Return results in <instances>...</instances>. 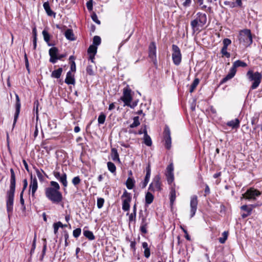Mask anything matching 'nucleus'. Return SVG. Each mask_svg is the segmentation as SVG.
Wrapping results in <instances>:
<instances>
[{
	"label": "nucleus",
	"mask_w": 262,
	"mask_h": 262,
	"mask_svg": "<svg viewBox=\"0 0 262 262\" xmlns=\"http://www.w3.org/2000/svg\"><path fill=\"white\" fill-rule=\"evenodd\" d=\"M46 198L54 204H59L63 200L61 192L60 191V186L55 181H51L50 186L45 189Z\"/></svg>",
	"instance_id": "nucleus-1"
},
{
	"label": "nucleus",
	"mask_w": 262,
	"mask_h": 262,
	"mask_svg": "<svg viewBox=\"0 0 262 262\" xmlns=\"http://www.w3.org/2000/svg\"><path fill=\"white\" fill-rule=\"evenodd\" d=\"M11 178L10 189L7 192V210L9 216L13 210V205L15 190V174L14 170L10 169Z\"/></svg>",
	"instance_id": "nucleus-2"
},
{
	"label": "nucleus",
	"mask_w": 262,
	"mask_h": 262,
	"mask_svg": "<svg viewBox=\"0 0 262 262\" xmlns=\"http://www.w3.org/2000/svg\"><path fill=\"white\" fill-rule=\"evenodd\" d=\"M247 76L250 81H253L251 89L252 90L256 89L261 82V74L258 72L253 73L252 70H249L247 73Z\"/></svg>",
	"instance_id": "nucleus-3"
},
{
	"label": "nucleus",
	"mask_w": 262,
	"mask_h": 262,
	"mask_svg": "<svg viewBox=\"0 0 262 262\" xmlns=\"http://www.w3.org/2000/svg\"><path fill=\"white\" fill-rule=\"evenodd\" d=\"M247 65L246 63H245L244 61H242L241 60H238L235 61L233 64L232 67L231 68L229 73L226 75L225 77H224L222 80V83L226 82L227 81H228L229 79H231L232 78L236 72V68L237 67H245Z\"/></svg>",
	"instance_id": "nucleus-4"
},
{
	"label": "nucleus",
	"mask_w": 262,
	"mask_h": 262,
	"mask_svg": "<svg viewBox=\"0 0 262 262\" xmlns=\"http://www.w3.org/2000/svg\"><path fill=\"white\" fill-rule=\"evenodd\" d=\"M239 40L240 42H243L245 46L251 45L253 40L251 31L249 29L241 30L239 34Z\"/></svg>",
	"instance_id": "nucleus-5"
},
{
	"label": "nucleus",
	"mask_w": 262,
	"mask_h": 262,
	"mask_svg": "<svg viewBox=\"0 0 262 262\" xmlns=\"http://www.w3.org/2000/svg\"><path fill=\"white\" fill-rule=\"evenodd\" d=\"M172 59L173 63L179 66L182 61V54L179 47L176 45H172Z\"/></svg>",
	"instance_id": "nucleus-6"
},
{
	"label": "nucleus",
	"mask_w": 262,
	"mask_h": 262,
	"mask_svg": "<svg viewBox=\"0 0 262 262\" xmlns=\"http://www.w3.org/2000/svg\"><path fill=\"white\" fill-rule=\"evenodd\" d=\"M121 199L122 200V210L124 211H128L132 200L131 194L125 190L121 196Z\"/></svg>",
	"instance_id": "nucleus-7"
},
{
	"label": "nucleus",
	"mask_w": 262,
	"mask_h": 262,
	"mask_svg": "<svg viewBox=\"0 0 262 262\" xmlns=\"http://www.w3.org/2000/svg\"><path fill=\"white\" fill-rule=\"evenodd\" d=\"M161 179L159 175H156L154 178L152 182L149 185L148 190L150 191H158L162 190Z\"/></svg>",
	"instance_id": "nucleus-8"
},
{
	"label": "nucleus",
	"mask_w": 262,
	"mask_h": 262,
	"mask_svg": "<svg viewBox=\"0 0 262 262\" xmlns=\"http://www.w3.org/2000/svg\"><path fill=\"white\" fill-rule=\"evenodd\" d=\"M131 92V90L128 88L123 89V95L120 99L124 103L125 105L131 106L130 102L133 99Z\"/></svg>",
	"instance_id": "nucleus-9"
},
{
	"label": "nucleus",
	"mask_w": 262,
	"mask_h": 262,
	"mask_svg": "<svg viewBox=\"0 0 262 262\" xmlns=\"http://www.w3.org/2000/svg\"><path fill=\"white\" fill-rule=\"evenodd\" d=\"M163 136L165 141V146L167 149H169L171 147V138L170 136V130L167 125H166L164 128Z\"/></svg>",
	"instance_id": "nucleus-10"
},
{
	"label": "nucleus",
	"mask_w": 262,
	"mask_h": 262,
	"mask_svg": "<svg viewBox=\"0 0 262 262\" xmlns=\"http://www.w3.org/2000/svg\"><path fill=\"white\" fill-rule=\"evenodd\" d=\"M149 53L148 56L149 58L153 61L154 64H157V61L156 58V46L154 42H151L149 46Z\"/></svg>",
	"instance_id": "nucleus-11"
},
{
	"label": "nucleus",
	"mask_w": 262,
	"mask_h": 262,
	"mask_svg": "<svg viewBox=\"0 0 262 262\" xmlns=\"http://www.w3.org/2000/svg\"><path fill=\"white\" fill-rule=\"evenodd\" d=\"M198 197L196 195H193L191 196L190 200V217H192L195 214L197 206H198Z\"/></svg>",
	"instance_id": "nucleus-12"
},
{
	"label": "nucleus",
	"mask_w": 262,
	"mask_h": 262,
	"mask_svg": "<svg viewBox=\"0 0 262 262\" xmlns=\"http://www.w3.org/2000/svg\"><path fill=\"white\" fill-rule=\"evenodd\" d=\"M260 194V192L256 189L250 188L246 192L243 196L246 199H255L256 196H258Z\"/></svg>",
	"instance_id": "nucleus-13"
},
{
	"label": "nucleus",
	"mask_w": 262,
	"mask_h": 262,
	"mask_svg": "<svg viewBox=\"0 0 262 262\" xmlns=\"http://www.w3.org/2000/svg\"><path fill=\"white\" fill-rule=\"evenodd\" d=\"M16 104H15V113L14 114V121L13 123V128L14 127L15 125L17 122V120L18 119L19 113H20V101L19 99V98L18 96V95L16 94Z\"/></svg>",
	"instance_id": "nucleus-14"
},
{
	"label": "nucleus",
	"mask_w": 262,
	"mask_h": 262,
	"mask_svg": "<svg viewBox=\"0 0 262 262\" xmlns=\"http://www.w3.org/2000/svg\"><path fill=\"white\" fill-rule=\"evenodd\" d=\"M58 50L56 47H52L49 51V55L50 56V62L53 63L56 62L57 60Z\"/></svg>",
	"instance_id": "nucleus-15"
},
{
	"label": "nucleus",
	"mask_w": 262,
	"mask_h": 262,
	"mask_svg": "<svg viewBox=\"0 0 262 262\" xmlns=\"http://www.w3.org/2000/svg\"><path fill=\"white\" fill-rule=\"evenodd\" d=\"M30 190H31L32 196L35 198V193L38 188V183L35 177H31V182L29 185Z\"/></svg>",
	"instance_id": "nucleus-16"
},
{
	"label": "nucleus",
	"mask_w": 262,
	"mask_h": 262,
	"mask_svg": "<svg viewBox=\"0 0 262 262\" xmlns=\"http://www.w3.org/2000/svg\"><path fill=\"white\" fill-rule=\"evenodd\" d=\"M150 172H151V169H150V164H148L146 168V175L144 178V180L143 182L141 183V186L142 188H144L147 186V184H148L149 178L150 177Z\"/></svg>",
	"instance_id": "nucleus-17"
},
{
	"label": "nucleus",
	"mask_w": 262,
	"mask_h": 262,
	"mask_svg": "<svg viewBox=\"0 0 262 262\" xmlns=\"http://www.w3.org/2000/svg\"><path fill=\"white\" fill-rule=\"evenodd\" d=\"M148 224L149 221H148L145 217H143L140 226V231L142 233H147V228Z\"/></svg>",
	"instance_id": "nucleus-18"
},
{
	"label": "nucleus",
	"mask_w": 262,
	"mask_h": 262,
	"mask_svg": "<svg viewBox=\"0 0 262 262\" xmlns=\"http://www.w3.org/2000/svg\"><path fill=\"white\" fill-rule=\"evenodd\" d=\"M196 19H198L201 25H204L207 22V16L206 14L201 12H198L196 14Z\"/></svg>",
	"instance_id": "nucleus-19"
},
{
	"label": "nucleus",
	"mask_w": 262,
	"mask_h": 262,
	"mask_svg": "<svg viewBox=\"0 0 262 262\" xmlns=\"http://www.w3.org/2000/svg\"><path fill=\"white\" fill-rule=\"evenodd\" d=\"M143 134H144V143L147 146H150L152 144V141L150 137L147 134V132L146 130V126H144V128L143 129Z\"/></svg>",
	"instance_id": "nucleus-20"
},
{
	"label": "nucleus",
	"mask_w": 262,
	"mask_h": 262,
	"mask_svg": "<svg viewBox=\"0 0 262 262\" xmlns=\"http://www.w3.org/2000/svg\"><path fill=\"white\" fill-rule=\"evenodd\" d=\"M65 82L68 84H75V79L74 77V75H72L71 71H69L66 76V78L65 79Z\"/></svg>",
	"instance_id": "nucleus-21"
},
{
	"label": "nucleus",
	"mask_w": 262,
	"mask_h": 262,
	"mask_svg": "<svg viewBox=\"0 0 262 262\" xmlns=\"http://www.w3.org/2000/svg\"><path fill=\"white\" fill-rule=\"evenodd\" d=\"M239 120L238 119H235L234 120L228 121L226 124L227 126L232 127V128H237L239 126Z\"/></svg>",
	"instance_id": "nucleus-22"
},
{
	"label": "nucleus",
	"mask_w": 262,
	"mask_h": 262,
	"mask_svg": "<svg viewBox=\"0 0 262 262\" xmlns=\"http://www.w3.org/2000/svg\"><path fill=\"white\" fill-rule=\"evenodd\" d=\"M43 7L44 9L45 10L47 14L50 16H51L52 15L55 16V13H54L53 11H52V10L50 8V6L49 5V3L48 2H45L43 4Z\"/></svg>",
	"instance_id": "nucleus-23"
},
{
	"label": "nucleus",
	"mask_w": 262,
	"mask_h": 262,
	"mask_svg": "<svg viewBox=\"0 0 262 262\" xmlns=\"http://www.w3.org/2000/svg\"><path fill=\"white\" fill-rule=\"evenodd\" d=\"M67 177L66 173H63L62 174H61V177H60L59 179H58V180H57L63 186L64 191L66 189V188L68 186V181H67Z\"/></svg>",
	"instance_id": "nucleus-24"
},
{
	"label": "nucleus",
	"mask_w": 262,
	"mask_h": 262,
	"mask_svg": "<svg viewBox=\"0 0 262 262\" xmlns=\"http://www.w3.org/2000/svg\"><path fill=\"white\" fill-rule=\"evenodd\" d=\"M64 35L68 40L72 41L75 40V36L72 29H67L64 33Z\"/></svg>",
	"instance_id": "nucleus-25"
},
{
	"label": "nucleus",
	"mask_w": 262,
	"mask_h": 262,
	"mask_svg": "<svg viewBox=\"0 0 262 262\" xmlns=\"http://www.w3.org/2000/svg\"><path fill=\"white\" fill-rule=\"evenodd\" d=\"M142 246L144 249V255L146 258H148L150 255V249L148 248V244L146 242L142 243Z\"/></svg>",
	"instance_id": "nucleus-26"
},
{
	"label": "nucleus",
	"mask_w": 262,
	"mask_h": 262,
	"mask_svg": "<svg viewBox=\"0 0 262 262\" xmlns=\"http://www.w3.org/2000/svg\"><path fill=\"white\" fill-rule=\"evenodd\" d=\"M135 181L133 178L128 177L126 181V186L128 189H133L135 186Z\"/></svg>",
	"instance_id": "nucleus-27"
},
{
	"label": "nucleus",
	"mask_w": 262,
	"mask_h": 262,
	"mask_svg": "<svg viewBox=\"0 0 262 262\" xmlns=\"http://www.w3.org/2000/svg\"><path fill=\"white\" fill-rule=\"evenodd\" d=\"M62 69L61 68H58L57 70H54L52 72L51 77L55 78H60L62 72Z\"/></svg>",
	"instance_id": "nucleus-28"
},
{
	"label": "nucleus",
	"mask_w": 262,
	"mask_h": 262,
	"mask_svg": "<svg viewBox=\"0 0 262 262\" xmlns=\"http://www.w3.org/2000/svg\"><path fill=\"white\" fill-rule=\"evenodd\" d=\"M111 157L114 161H119V154L116 148H112L111 150Z\"/></svg>",
	"instance_id": "nucleus-29"
},
{
	"label": "nucleus",
	"mask_w": 262,
	"mask_h": 262,
	"mask_svg": "<svg viewBox=\"0 0 262 262\" xmlns=\"http://www.w3.org/2000/svg\"><path fill=\"white\" fill-rule=\"evenodd\" d=\"M154 195L150 192H147L145 195V203L146 204H150L154 200Z\"/></svg>",
	"instance_id": "nucleus-30"
},
{
	"label": "nucleus",
	"mask_w": 262,
	"mask_h": 262,
	"mask_svg": "<svg viewBox=\"0 0 262 262\" xmlns=\"http://www.w3.org/2000/svg\"><path fill=\"white\" fill-rule=\"evenodd\" d=\"M83 235L89 240H94L95 238V237L93 234V233L89 230H84L83 231Z\"/></svg>",
	"instance_id": "nucleus-31"
},
{
	"label": "nucleus",
	"mask_w": 262,
	"mask_h": 262,
	"mask_svg": "<svg viewBox=\"0 0 262 262\" xmlns=\"http://www.w3.org/2000/svg\"><path fill=\"white\" fill-rule=\"evenodd\" d=\"M200 82V80L199 78H195L193 80L192 83L191 84L190 86V88L189 90L190 93H192L194 90L195 89L197 85L199 84Z\"/></svg>",
	"instance_id": "nucleus-32"
},
{
	"label": "nucleus",
	"mask_w": 262,
	"mask_h": 262,
	"mask_svg": "<svg viewBox=\"0 0 262 262\" xmlns=\"http://www.w3.org/2000/svg\"><path fill=\"white\" fill-rule=\"evenodd\" d=\"M139 119V118L138 116L134 117V118H133L134 122L133 123H132L129 125V127L134 128V127H136L139 126L140 124Z\"/></svg>",
	"instance_id": "nucleus-33"
},
{
	"label": "nucleus",
	"mask_w": 262,
	"mask_h": 262,
	"mask_svg": "<svg viewBox=\"0 0 262 262\" xmlns=\"http://www.w3.org/2000/svg\"><path fill=\"white\" fill-rule=\"evenodd\" d=\"M42 34L43 36V39L45 41L48 43L49 46H51L50 44L48 43L49 42L50 38V35L48 33V32L46 30H43L42 31Z\"/></svg>",
	"instance_id": "nucleus-34"
},
{
	"label": "nucleus",
	"mask_w": 262,
	"mask_h": 262,
	"mask_svg": "<svg viewBox=\"0 0 262 262\" xmlns=\"http://www.w3.org/2000/svg\"><path fill=\"white\" fill-rule=\"evenodd\" d=\"M108 169L110 172L112 173H114L116 171V167L115 164L111 162H108L107 163Z\"/></svg>",
	"instance_id": "nucleus-35"
},
{
	"label": "nucleus",
	"mask_w": 262,
	"mask_h": 262,
	"mask_svg": "<svg viewBox=\"0 0 262 262\" xmlns=\"http://www.w3.org/2000/svg\"><path fill=\"white\" fill-rule=\"evenodd\" d=\"M228 235V231H224L223 233V234H222L223 237H220L219 239V242H220V243H221V244L225 243L227 239Z\"/></svg>",
	"instance_id": "nucleus-36"
},
{
	"label": "nucleus",
	"mask_w": 262,
	"mask_h": 262,
	"mask_svg": "<svg viewBox=\"0 0 262 262\" xmlns=\"http://www.w3.org/2000/svg\"><path fill=\"white\" fill-rule=\"evenodd\" d=\"M97 48L95 46L91 45L88 50V52L89 54L95 55L97 52Z\"/></svg>",
	"instance_id": "nucleus-37"
},
{
	"label": "nucleus",
	"mask_w": 262,
	"mask_h": 262,
	"mask_svg": "<svg viewBox=\"0 0 262 262\" xmlns=\"http://www.w3.org/2000/svg\"><path fill=\"white\" fill-rule=\"evenodd\" d=\"M106 118V116L103 113H101L98 117V122L99 124H102L104 123Z\"/></svg>",
	"instance_id": "nucleus-38"
},
{
	"label": "nucleus",
	"mask_w": 262,
	"mask_h": 262,
	"mask_svg": "<svg viewBox=\"0 0 262 262\" xmlns=\"http://www.w3.org/2000/svg\"><path fill=\"white\" fill-rule=\"evenodd\" d=\"M221 53L223 56H225L227 58L230 57V54L227 52V47L223 46L221 50Z\"/></svg>",
	"instance_id": "nucleus-39"
},
{
	"label": "nucleus",
	"mask_w": 262,
	"mask_h": 262,
	"mask_svg": "<svg viewBox=\"0 0 262 262\" xmlns=\"http://www.w3.org/2000/svg\"><path fill=\"white\" fill-rule=\"evenodd\" d=\"M101 43V38L98 36H95L93 38V44L96 47Z\"/></svg>",
	"instance_id": "nucleus-40"
},
{
	"label": "nucleus",
	"mask_w": 262,
	"mask_h": 262,
	"mask_svg": "<svg viewBox=\"0 0 262 262\" xmlns=\"http://www.w3.org/2000/svg\"><path fill=\"white\" fill-rule=\"evenodd\" d=\"M104 202V200L103 198H98L97 201V207L99 209L101 208L103 206Z\"/></svg>",
	"instance_id": "nucleus-41"
},
{
	"label": "nucleus",
	"mask_w": 262,
	"mask_h": 262,
	"mask_svg": "<svg viewBox=\"0 0 262 262\" xmlns=\"http://www.w3.org/2000/svg\"><path fill=\"white\" fill-rule=\"evenodd\" d=\"M81 232V230L80 228H76V229L74 230L73 232V235L75 237L77 238L80 235Z\"/></svg>",
	"instance_id": "nucleus-42"
},
{
	"label": "nucleus",
	"mask_w": 262,
	"mask_h": 262,
	"mask_svg": "<svg viewBox=\"0 0 262 262\" xmlns=\"http://www.w3.org/2000/svg\"><path fill=\"white\" fill-rule=\"evenodd\" d=\"M176 199V192L174 190H171L170 192V204L172 205L173 204L174 201Z\"/></svg>",
	"instance_id": "nucleus-43"
},
{
	"label": "nucleus",
	"mask_w": 262,
	"mask_h": 262,
	"mask_svg": "<svg viewBox=\"0 0 262 262\" xmlns=\"http://www.w3.org/2000/svg\"><path fill=\"white\" fill-rule=\"evenodd\" d=\"M136 213L133 212L129 215L128 220L129 222H135L136 221Z\"/></svg>",
	"instance_id": "nucleus-44"
},
{
	"label": "nucleus",
	"mask_w": 262,
	"mask_h": 262,
	"mask_svg": "<svg viewBox=\"0 0 262 262\" xmlns=\"http://www.w3.org/2000/svg\"><path fill=\"white\" fill-rule=\"evenodd\" d=\"M86 71L87 74H88L90 75H94V72L93 69V67L91 65L88 66L86 69Z\"/></svg>",
	"instance_id": "nucleus-45"
},
{
	"label": "nucleus",
	"mask_w": 262,
	"mask_h": 262,
	"mask_svg": "<svg viewBox=\"0 0 262 262\" xmlns=\"http://www.w3.org/2000/svg\"><path fill=\"white\" fill-rule=\"evenodd\" d=\"M91 18L92 20L96 24L98 25L100 24V21L98 19V17L95 13H93V14L91 15Z\"/></svg>",
	"instance_id": "nucleus-46"
},
{
	"label": "nucleus",
	"mask_w": 262,
	"mask_h": 262,
	"mask_svg": "<svg viewBox=\"0 0 262 262\" xmlns=\"http://www.w3.org/2000/svg\"><path fill=\"white\" fill-rule=\"evenodd\" d=\"M199 21L198 19H195L191 21V26L193 30L198 26Z\"/></svg>",
	"instance_id": "nucleus-47"
},
{
	"label": "nucleus",
	"mask_w": 262,
	"mask_h": 262,
	"mask_svg": "<svg viewBox=\"0 0 262 262\" xmlns=\"http://www.w3.org/2000/svg\"><path fill=\"white\" fill-rule=\"evenodd\" d=\"M20 203L22 206L23 210H25L26 209V207L25 206V201L23 199V191H21L20 194Z\"/></svg>",
	"instance_id": "nucleus-48"
},
{
	"label": "nucleus",
	"mask_w": 262,
	"mask_h": 262,
	"mask_svg": "<svg viewBox=\"0 0 262 262\" xmlns=\"http://www.w3.org/2000/svg\"><path fill=\"white\" fill-rule=\"evenodd\" d=\"M36 235L35 234V236L33 239L32 248L30 251V254H32L34 252L36 248Z\"/></svg>",
	"instance_id": "nucleus-49"
},
{
	"label": "nucleus",
	"mask_w": 262,
	"mask_h": 262,
	"mask_svg": "<svg viewBox=\"0 0 262 262\" xmlns=\"http://www.w3.org/2000/svg\"><path fill=\"white\" fill-rule=\"evenodd\" d=\"M81 180L79 176H77L74 177L72 179V183L75 185H77L80 183Z\"/></svg>",
	"instance_id": "nucleus-50"
},
{
	"label": "nucleus",
	"mask_w": 262,
	"mask_h": 262,
	"mask_svg": "<svg viewBox=\"0 0 262 262\" xmlns=\"http://www.w3.org/2000/svg\"><path fill=\"white\" fill-rule=\"evenodd\" d=\"M167 179L169 183H171L173 181V173H167Z\"/></svg>",
	"instance_id": "nucleus-51"
},
{
	"label": "nucleus",
	"mask_w": 262,
	"mask_h": 262,
	"mask_svg": "<svg viewBox=\"0 0 262 262\" xmlns=\"http://www.w3.org/2000/svg\"><path fill=\"white\" fill-rule=\"evenodd\" d=\"M35 171H36V174H37V176L38 179L40 181H42L43 179V177L41 171H40V170L37 168H35Z\"/></svg>",
	"instance_id": "nucleus-52"
},
{
	"label": "nucleus",
	"mask_w": 262,
	"mask_h": 262,
	"mask_svg": "<svg viewBox=\"0 0 262 262\" xmlns=\"http://www.w3.org/2000/svg\"><path fill=\"white\" fill-rule=\"evenodd\" d=\"M64 238L65 246L67 247L69 245V243L68 242V239L69 238V234L67 231H64Z\"/></svg>",
	"instance_id": "nucleus-53"
},
{
	"label": "nucleus",
	"mask_w": 262,
	"mask_h": 262,
	"mask_svg": "<svg viewBox=\"0 0 262 262\" xmlns=\"http://www.w3.org/2000/svg\"><path fill=\"white\" fill-rule=\"evenodd\" d=\"M231 43V41L229 38H225L223 40V46L228 47Z\"/></svg>",
	"instance_id": "nucleus-54"
},
{
	"label": "nucleus",
	"mask_w": 262,
	"mask_h": 262,
	"mask_svg": "<svg viewBox=\"0 0 262 262\" xmlns=\"http://www.w3.org/2000/svg\"><path fill=\"white\" fill-rule=\"evenodd\" d=\"M93 1L90 0L86 3V7L89 11H91L93 9Z\"/></svg>",
	"instance_id": "nucleus-55"
},
{
	"label": "nucleus",
	"mask_w": 262,
	"mask_h": 262,
	"mask_svg": "<svg viewBox=\"0 0 262 262\" xmlns=\"http://www.w3.org/2000/svg\"><path fill=\"white\" fill-rule=\"evenodd\" d=\"M241 208L242 210L246 211H247V212H249V213H251V211H252V209L250 208H249L247 206V205H246L242 206L241 207Z\"/></svg>",
	"instance_id": "nucleus-56"
},
{
	"label": "nucleus",
	"mask_w": 262,
	"mask_h": 262,
	"mask_svg": "<svg viewBox=\"0 0 262 262\" xmlns=\"http://www.w3.org/2000/svg\"><path fill=\"white\" fill-rule=\"evenodd\" d=\"M38 105H39L38 101L37 100L35 101L34 103V110H35V111H36V114L37 115V119L38 118Z\"/></svg>",
	"instance_id": "nucleus-57"
},
{
	"label": "nucleus",
	"mask_w": 262,
	"mask_h": 262,
	"mask_svg": "<svg viewBox=\"0 0 262 262\" xmlns=\"http://www.w3.org/2000/svg\"><path fill=\"white\" fill-rule=\"evenodd\" d=\"M197 3L201 6V9L204 10L206 8L207 6L206 5H203L204 0H196Z\"/></svg>",
	"instance_id": "nucleus-58"
},
{
	"label": "nucleus",
	"mask_w": 262,
	"mask_h": 262,
	"mask_svg": "<svg viewBox=\"0 0 262 262\" xmlns=\"http://www.w3.org/2000/svg\"><path fill=\"white\" fill-rule=\"evenodd\" d=\"M167 173H173L172 171L173 170V166L172 164H170L169 165L167 168Z\"/></svg>",
	"instance_id": "nucleus-59"
},
{
	"label": "nucleus",
	"mask_w": 262,
	"mask_h": 262,
	"mask_svg": "<svg viewBox=\"0 0 262 262\" xmlns=\"http://www.w3.org/2000/svg\"><path fill=\"white\" fill-rule=\"evenodd\" d=\"M224 4L226 5H229L230 8H234L235 7V2L225 1L224 2Z\"/></svg>",
	"instance_id": "nucleus-60"
},
{
	"label": "nucleus",
	"mask_w": 262,
	"mask_h": 262,
	"mask_svg": "<svg viewBox=\"0 0 262 262\" xmlns=\"http://www.w3.org/2000/svg\"><path fill=\"white\" fill-rule=\"evenodd\" d=\"M76 71V63L74 61H72L71 64V72Z\"/></svg>",
	"instance_id": "nucleus-61"
},
{
	"label": "nucleus",
	"mask_w": 262,
	"mask_h": 262,
	"mask_svg": "<svg viewBox=\"0 0 262 262\" xmlns=\"http://www.w3.org/2000/svg\"><path fill=\"white\" fill-rule=\"evenodd\" d=\"M53 228H54V233L55 234H56L58 232V230L59 228L58 225L57 224V223H55L53 224Z\"/></svg>",
	"instance_id": "nucleus-62"
},
{
	"label": "nucleus",
	"mask_w": 262,
	"mask_h": 262,
	"mask_svg": "<svg viewBox=\"0 0 262 262\" xmlns=\"http://www.w3.org/2000/svg\"><path fill=\"white\" fill-rule=\"evenodd\" d=\"M191 3V0H185V2L183 3V5L184 7H187L190 5Z\"/></svg>",
	"instance_id": "nucleus-63"
},
{
	"label": "nucleus",
	"mask_w": 262,
	"mask_h": 262,
	"mask_svg": "<svg viewBox=\"0 0 262 262\" xmlns=\"http://www.w3.org/2000/svg\"><path fill=\"white\" fill-rule=\"evenodd\" d=\"M53 174L57 180H58V179H59V178L61 177V175L59 172L55 171L53 172Z\"/></svg>",
	"instance_id": "nucleus-64"
}]
</instances>
